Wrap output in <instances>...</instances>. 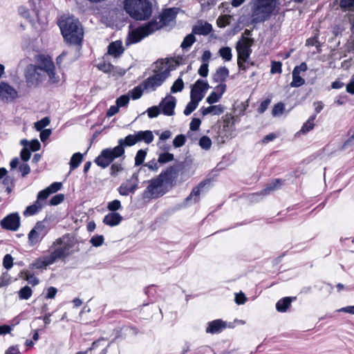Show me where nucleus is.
<instances>
[{
	"label": "nucleus",
	"instance_id": "57",
	"mask_svg": "<svg viewBox=\"0 0 354 354\" xmlns=\"http://www.w3.org/2000/svg\"><path fill=\"white\" fill-rule=\"evenodd\" d=\"M208 63H203L199 68L198 73L202 77H206L208 75Z\"/></svg>",
	"mask_w": 354,
	"mask_h": 354
},
{
	"label": "nucleus",
	"instance_id": "64",
	"mask_svg": "<svg viewBox=\"0 0 354 354\" xmlns=\"http://www.w3.org/2000/svg\"><path fill=\"white\" fill-rule=\"evenodd\" d=\"M30 152L26 149L24 148L21 151V158L24 161H28L30 158Z\"/></svg>",
	"mask_w": 354,
	"mask_h": 354
},
{
	"label": "nucleus",
	"instance_id": "37",
	"mask_svg": "<svg viewBox=\"0 0 354 354\" xmlns=\"http://www.w3.org/2000/svg\"><path fill=\"white\" fill-rule=\"evenodd\" d=\"M174 160V155L172 153L165 152L159 154L158 160L160 164L167 163Z\"/></svg>",
	"mask_w": 354,
	"mask_h": 354
},
{
	"label": "nucleus",
	"instance_id": "27",
	"mask_svg": "<svg viewBox=\"0 0 354 354\" xmlns=\"http://www.w3.org/2000/svg\"><path fill=\"white\" fill-rule=\"evenodd\" d=\"M138 142L136 134H130L124 139H120L118 140V145L124 149L125 146L131 147L136 144Z\"/></svg>",
	"mask_w": 354,
	"mask_h": 354
},
{
	"label": "nucleus",
	"instance_id": "8",
	"mask_svg": "<svg viewBox=\"0 0 354 354\" xmlns=\"http://www.w3.org/2000/svg\"><path fill=\"white\" fill-rule=\"evenodd\" d=\"M160 71L153 75L148 77L143 83L145 89L154 91L157 87L160 86L165 80L169 77L170 73L169 66L167 63H160Z\"/></svg>",
	"mask_w": 354,
	"mask_h": 354
},
{
	"label": "nucleus",
	"instance_id": "9",
	"mask_svg": "<svg viewBox=\"0 0 354 354\" xmlns=\"http://www.w3.org/2000/svg\"><path fill=\"white\" fill-rule=\"evenodd\" d=\"M163 183L158 178L151 180L142 193L143 199L158 198L164 194Z\"/></svg>",
	"mask_w": 354,
	"mask_h": 354
},
{
	"label": "nucleus",
	"instance_id": "41",
	"mask_svg": "<svg viewBox=\"0 0 354 354\" xmlns=\"http://www.w3.org/2000/svg\"><path fill=\"white\" fill-rule=\"evenodd\" d=\"M50 124V120L48 118L46 117L41 119V120L35 123V128L37 131H42V129L47 127Z\"/></svg>",
	"mask_w": 354,
	"mask_h": 354
},
{
	"label": "nucleus",
	"instance_id": "29",
	"mask_svg": "<svg viewBox=\"0 0 354 354\" xmlns=\"http://www.w3.org/2000/svg\"><path fill=\"white\" fill-rule=\"evenodd\" d=\"M282 185V182L279 179L275 180L274 182L268 184L267 187L261 192V194H268L270 192L279 189Z\"/></svg>",
	"mask_w": 354,
	"mask_h": 354
},
{
	"label": "nucleus",
	"instance_id": "23",
	"mask_svg": "<svg viewBox=\"0 0 354 354\" xmlns=\"http://www.w3.org/2000/svg\"><path fill=\"white\" fill-rule=\"evenodd\" d=\"M44 205V202L36 201L34 204L26 207V210L24 212V215L25 216L34 215L38 213Z\"/></svg>",
	"mask_w": 354,
	"mask_h": 354
},
{
	"label": "nucleus",
	"instance_id": "16",
	"mask_svg": "<svg viewBox=\"0 0 354 354\" xmlns=\"http://www.w3.org/2000/svg\"><path fill=\"white\" fill-rule=\"evenodd\" d=\"M176 102V98L171 95L167 96L165 99H163L159 105L163 114L169 116L173 115L174 114Z\"/></svg>",
	"mask_w": 354,
	"mask_h": 354
},
{
	"label": "nucleus",
	"instance_id": "39",
	"mask_svg": "<svg viewBox=\"0 0 354 354\" xmlns=\"http://www.w3.org/2000/svg\"><path fill=\"white\" fill-rule=\"evenodd\" d=\"M32 295V290L29 286H25L19 291V297L21 299H28Z\"/></svg>",
	"mask_w": 354,
	"mask_h": 354
},
{
	"label": "nucleus",
	"instance_id": "55",
	"mask_svg": "<svg viewBox=\"0 0 354 354\" xmlns=\"http://www.w3.org/2000/svg\"><path fill=\"white\" fill-rule=\"evenodd\" d=\"M121 207L120 201L118 200H114L109 203L108 209L111 211H115Z\"/></svg>",
	"mask_w": 354,
	"mask_h": 354
},
{
	"label": "nucleus",
	"instance_id": "18",
	"mask_svg": "<svg viewBox=\"0 0 354 354\" xmlns=\"http://www.w3.org/2000/svg\"><path fill=\"white\" fill-rule=\"evenodd\" d=\"M177 176L178 171L176 169L170 167L162 172L158 178L161 180L163 184H169L171 183L177 178Z\"/></svg>",
	"mask_w": 354,
	"mask_h": 354
},
{
	"label": "nucleus",
	"instance_id": "28",
	"mask_svg": "<svg viewBox=\"0 0 354 354\" xmlns=\"http://www.w3.org/2000/svg\"><path fill=\"white\" fill-rule=\"evenodd\" d=\"M292 299L291 297H284L277 301L276 308L279 312H286L290 306Z\"/></svg>",
	"mask_w": 354,
	"mask_h": 354
},
{
	"label": "nucleus",
	"instance_id": "46",
	"mask_svg": "<svg viewBox=\"0 0 354 354\" xmlns=\"http://www.w3.org/2000/svg\"><path fill=\"white\" fill-rule=\"evenodd\" d=\"M147 112L148 113V116L151 118H153L157 117L160 114V109L159 106H153L149 108L147 110Z\"/></svg>",
	"mask_w": 354,
	"mask_h": 354
},
{
	"label": "nucleus",
	"instance_id": "31",
	"mask_svg": "<svg viewBox=\"0 0 354 354\" xmlns=\"http://www.w3.org/2000/svg\"><path fill=\"white\" fill-rule=\"evenodd\" d=\"M316 118V115H312L309 118L308 121L304 123L300 130V132L306 133L314 128L315 124L314 120Z\"/></svg>",
	"mask_w": 354,
	"mask_h": 354
},
{
	"label": "nucleus",
	"instance_id": "4",
	"mask_svg": "<svg viewBox=\"0 0 354 354\" xmlns=\"http://www.w3.org/2000/svg\"><path fill=\"white\" fill-rule=\"evenodd\" d=\"M62 34L64 39L72 44H79L83 38V29L77 19L68 17L62 19L59 22Z\"/></svg>",
	"mask_w": 354,
	"mask_h": 354
},
{
	"label": "nucleus",
	"instance_id": "21",
	"mask_svg": "<svg viewBox=\"0 0 354 354\" xmlns=\"http://www.w3.org/2000/svg\"><path fill=\"white\" fill-rule=\"evenodd\" d=\"M225 107L221 104L212 105L208 107H202L201 109V113L203 116L212 114V115H221L224 112Z\"/></svg>",
	"mask_w": 354,
	"mask_h": 354
},
{
	"label": "nucleus",
	"instance_id": "13",
	"mask_svg": "<svg viewBox=\"0 0 354 354\" xmlns=\"http://www.w3.org/2000/svg\"><path fill=\"white\" fill-rule=\"evenodd\" d=\"M208 88L209 84L207 82L198 80L192 87L190 98L201 102Z\"/></svg>",
	"mask_w": 354,
	"mask_h": 354
},
{
	"label": "nucleus",
	"instance_id": "44",
	"mask_svg": "<svg viewBox=\"0 0 354 354\" xmlns=\"http://www.w3.org/2000/svg\"><path fill=\"white\" fill-rule=\"evenodd\" d=\"M284 110L283 104L279 102L275 104L272 109V114L273 116H278L283 113Z\"/></svg>",
	"mask_w": 354,
	"mask_h": 354
},
{
	"label": "nucleus",
	"instance_id": "26",
	"mask_svg": "<svg viewBox=\"0 0 354 354\" xmlns=\"http://www.w3.org/2000/svg\"><path fill=\"white\" fill-rule=\"evenodd\" d=\"M229 76V70L225 67H219L214 75V80L216 82H223Z\"/></svg>",
	"mask_w": 354,
	"mask_h": 354
},
{
	"label": "nucleus",
	"instance_id": "30",
	"mask_svg": "<svg viewBox=\"0 0 354 354\" xmlns=\"http://www.w3.org/2000/svg\"><path fill=\"white\" fill-rule=\"evenodd\" d=\"M82 161V155L80 153H74L70 161V168L71 170H73L79 167L80 164Z\"/></svg>",
	"mask_w": 354,
	"mask_h": 354
},
{
	"label": "nucleus",
	"instance_id": "35",
	"mask_svg": "<svg viewBox=\"0 0 354 354\" xmlns=\"http://www.w3.org/2000/svg\"><path fill=\"white\" fill-rule=\"evenodd\" d=\"M220 56L228 62L232 59V50L230 47H223L219 50Z\"/></svg>",
	"mask_w": 354,
	"mask_h": 354
},
{
	"label": "nucleus",
	"instance_id": "50",
	"mask_svg": "<svg viewBox=\"0 0 354 354\" xmlns=\"http://www.w3.org/2000/svg\"><path fill=\"white\" fill-rule=\"evenodd\" d=\"M64 199V196L62 194H59L54 196L50 201L51 205H57L61 203Z\"/></svg>",
	"mask_w": 354,
	"mask_h": 354
},
{
	"label": "nucleus",
	"instance_id": "15",
	"mask_svg": "<svg viewBox=\"0 0 354 354\" xmlns=\"http://www.w3.org/2000/svg\"><path fill=\"white\" fill-rule=\"evenodd\" d=\"M1 225L3 228L16 231L20 225V218L17 213L10 214L1 221Z\"/></svg>",
	"mask_w": 354,
	"mask_h": 354
},
{
	"label": "nucleus",
	"instance_id": "2",
	"mask_svg": "<svg viewBox=\"0 0 354 354\" xmlns=\"http://www.w3.org/2000/svg\"><path fill=\"white\" fill-rule=\"evenodd\" d=\"M177 15L176 8L166 9L160 15V21H151L144 26L140 27L129 33L127 40V44H134L140 41L144 37L153 33L162 26L171 25L175 20Z\"/></svg>",
	"mask_w": 354,
	"mask_h": 354
},
{
	"label": "nucleus",
	"instance_id": "43",
	"mask_svg": "<svg viewBox=\"0 0 354 354\" xmlns=\"http://www.w3.org/2000/svg\"><path fill=\"white\" fill-rule=\"evenodd\" d=\"M199 145L204 149H209L212 145V141L207 136H203L199 140Z\"/></svg>",
	"mask_w": 354,
	"mask_h": 354
},
{
	"label": "nucleus",
	"instance_id": "17",
	"mask_svg": "<svg viewBox=\"0 0 354 354\" xmlns=\"http://www.w3.org/2000/svg\"><path fill=\"white\" fill-rule=\"evenodd\" d=\"M212 30V26L210 24L198 21L192 28V33L199 35H207Z\"/></svg>",
	"mask_w": 354,
	"mask_h": 354
},
{
	"label": "nucleus",
	"instance_id": "11",
	"mask_svg": "<svg viewBox=\"0 0 354 354\" xmlns=\"http://www.w3.org/2000/svg\"><path fill=\"white\" fill-rule=\"evenodd\" d=\"M253 44V39L246 37H242L241 40L236 44V50L238 53V59H243L246 62L249 57L251 49L250 47Z\"/></svg>",
	"mask_w": 354,
	"mask_h": 354
},
{
	"label": "nucleus",
	"instance_id": "34",
	"mask_svg": "<svg viewBox=\"0 0 354 354\" xmlns=\"http://www.w3.org/2000/svg\"><path fill=\"white\" fill-rule=\"evenodd\" d=\"M147 156V151L143 149H140L138 151L136 157H135V165L139 166L142 165Z\"/></svg>",
	"mask_w": 354,
	"mask_h": 354
},
{
	"label": "nucleus",
	"instance_id": "7",
	"mask_svg": "<svg viewBox=\"0 0 354 354\" xmlns=\"http://www.w3.org/2000/svg\"><path fill=\"white\" fill-rule=\"evenodd\" d=\"M124 153V149L121 146L114 148L103 149L100 154L95 158V162L102 168L108 167L115 158L121 157Z\"/></svg>",
	"mask_w": 354,
	"mask_h": 354
},
{
	"label": "nucleus",
	"instance_id": "19",
	"mask_svg": "<svg viewBox=\"0 0 354 354\" xmlns=\"http://www.w3.org/2000/svg\"><path fill=\"white\" fill-rule=\"evenodd\" d=\"M17 92L12 86L5 83L0 84V97L8 100L15 98Z\"/></svg>",
	"mask_w": 354,
	"mask_h": 354
},
{
	"label": "nucleus",
	"instance_id": "38",
	"mask_svg": "<svg viewBox=\"0 0 354 354\" xmlns=\"http://www.w3.org/2000/svg\"><path fill=\"white\" fill-rule=\"evenodd\" d=\"M195 41V37L193 34H189L188 35H187L182 44H181V47L185 49V48H189Z\"/></svg>",
	"mask_w": 354,
	"mask_h": 354
},
{
	"label": "nucleus",
	"instance_id": "12",
	"mask_svg": "<svg viewBox=\"0 0 354 354\" xmlns=\"http://www.w3.org/2000/svg\"><path fill=\"white\" fill-rule=\"evenodd\" d=\"M206 183H201L198 186L194 187L189 195L184 200V201L178 205V209L185 207L198 203L200 200V196L203 192V189Z\"/></svg>",
	"mask_w": 354,
	"mask_h": 354
},
{
	"label": "nucleus",
	"instance_id": "14",
	"mask_svg": "<svg viewBox=\"0 0 354 354\" xmlns=\"http://www.w3.org/2000/svg\"><path fill=\"white\" fill-rule=\"evenodd\" d=\"M138 185V179L137 174H134L132 176L123 183L118 188L119 193L122 196H127L130 193H133L137 189Z\"/></svg>",
	"mask_w": 354,
	"mask_h": 354
},
{
	"label": "nucleus",
	"instance_id": "33",
	"mask_svg": "<svg viewBox=\"0 0 354 354\" xmlns=\"http://www.w3.org/2000/svg\"><path fill=\"white\" fill-rule=\"evenodd\" d=\"M190 102L187 104V106L184 110V114L189 115L192 113L198 106L199 101H197L193 98H190Z\"/></svg>",
	"mask_w": 354,
	"mask_h": 354
},
{
	"label": "nucleus",
	"instance_id": "61",
	"mask_svg": "<svg viewBox=\"0 0 354 354\" xmlns=\"http://www.w3.org/2000/svg\"><path fill=\"white\" fill-rule=\"evenodd\" d=\"M247 299L245 295L242 292L237 293L235 295V301L237 304H243L246 301Z\"/></svg>",
	"mask_w": 354,
	"mask_h": 354
},
{
	"label": "nucleus",
	"instance_id": "5",
	"mask_svg": "<svg viewBox=\"0 0 354 354\" xmlns=\"http://www.w3.org/2000/svg\"><path fill=\"white\" fill-rule=\"evenodd\" d=\"M124 8L131 17L140 21L149 19L152 12V5L148 0H124Z\"/></svg>",
	"mask_w": 354,
	"mask_h": 354
},
{
	"label": "nucleus",
	"instance_id": "54",
	"mask_svg": "<svg viewBox=\"0 0 354 354\" xmlns=\"http://www.w3.org/2000/svg\"><path fill=\"white\" fill-rule=\"evenodd\" d=\"M131 97L133 100L139 99L142 95V91L140 87H135L131 92Z\"/></svg>",
	"mask_w": 354,
	"mask_h": 354
},
{
	"label": "nucleus",
	"instance_id": "52",
	"mask_svg": "<svg viewBox=\"0 0 354 354\" xmlns=\"http://www.w3.org/2000/svg\"><path fill=\"white\" fill-rule=\"evenodd\" d=\"M271 73H281V64L279 62H273L272 63Z\"/></svg>",
	"mask_w": 354,
	"mask_h": 354
},
{
	"label": "nucleus",
	"instance_id": "51",
	"mask_svg": "<svg viewBox=\"0 0 354 354\" xmlns=\"http://www.w3.org/2000/svg\"><path fill=\"white\" fill-rule=\"evenodd\" d=\"M62 185L61 183L55 182V183H53V184H51L46 189H47L48 193H50V194H52L55 193L57 191H59L62 188Z\"/></svg>",
	"mask_w": 354,
	"mask_h": 354
},
{
	"label": "nucleus",
	"instance_id": "45",
	"mask_svg": "<svg viewBox=\"0 0 354 354\" xmlns=\"http://www.w3.org/2000/svg\"><path fill=\"white\" fill-rule=\"evenodd\" d=\"M186 141L185 136L184 135H178L177 136L173 141L174 146L175 147H180L185 145Z\"/></svg>",
	"mask_w": 354,
	"mask_h": 354
},
{
	"label": "nucleus",
	"instance_id": "24",
	"mask_svg": "<svg viewBox=\"0 0 354 354\" xmlns=\"http://www.w3.org/2000/svg\"><path fill=\"white\" fill-rule=\"evenodd\" d=\"M124 51L122 48V42L120 41H116L115 42H112L109 46L108 53L109 55H111L114 57L120 56Z\"/></svg>",
	"mask_w": 354,
	"mask_h": 354
},
{
	"label": "nucleus",
	"instance_id": "58",
	"mask_svg": "<svg viewBox=\"0 0 354 354\" xmlns=\"http://www.w3.org/2000/svg\"><path fill=\"white\" fill-rule=\"evenodd\" d=\"M270 102L271 100L270 99H266L263 101L257 109L258 113H263L268 109Z\"/></svg>",
	"mask_w": 354,
	"mask_h": 354
},
{
	"label": "nucleus",
	"instance_id": "36",
	"mask_svg": "<svg viewBox=\"0 0 354 354\" xmlns=\"http://www.w3.org/2000/svg\"><path fill=\"white\" fill-rule=\"evenodd\" d=\"M232 17L231 15H223L217 19V25L221 28H224L231 22Z\"/></svg>",
	"mask_w": 354,
	"mask_h": 354
},
{
	"label": "nucleus",
	"instance_id": "53",
	"mask_svg": "<svg viewBox=\"0 0 354 354\" xmlns=\"http://www.w3.org/2000/svg\"><path fill=\"white\" fill-rule=\"evenodd\" d=\"M13 259L10 254H6L3 258V264L6 269H10L12 266Z\"/></svg>",
	"mask_w": 354,
	"mask_h": 354
},
{
	"label": "nucleus",
	"instance_id": "56",
	"mask_svg": "<svg viewBox=\"0 0 354 354\" xmlns=\"http://www.w3.org/2000/svg\"><path fill=\"white\" fill-rule=\"evenodd\" d=\"M159 162L158 160H152L149 161L148 163L145 165L146 167L149 168V169L151 171H157L159 168Z\"/></svg>",
	"mask_w": 354,
	"mask_h": 354
},
{
	"label": "nucleus",
	"instance_id": "42",
	"mask_svg": "<svg viewBox=\"0 0 354 354\" xmlns=\"http://www.w3.org/2000/svg\"><path fill=\"white\" fill-rule=\"evenodd\" d=\"M339 6L348 10H354V0H340Z\"/></svg>",
	"mask_w": 354,
	"mask_h": 354
},
{
	"label": "nucleus",
	"instance_id": "32",
	"mask_svg": "<svg viewBox=\"0 0 354 354\" xmlns=\"http://www.w3.org/2000/svg\"><path fill=\"white\" fill-rule=\"evenodd\" d=\"M305 84V80L299 73L292 71V81L290 83L292 87H299Z\"/></svg>",
	"mask_w": 354,
	"mask_h": 354
},
{
	"label": "nucleus",
	"instance_id": "59",
	"mask_svg": "<svg viewBox=\"0 0 354 354\" xmlns=\"http://www.w3.org/2000/svg\"><path fill=\"white\" fill-rule=\"evenodd\" d=\"M50 195L47 189H45L38 193L37 201L44 202Z\"/></svg>",
	"mask_w": 354,
	"mask_h": 354
},
{
	"label": "nucleus",
	"instance_id": "25",
	"mask_svg": "<svg viewBox=\"0 0 354 354\" xmlns=\"http://www.w3.org/2000/svg\"><path fill=\"white\" fill-rule=\"evenodd\" d=\"M138 142L143 141L147 144L151 143L154 138L152 131L147 130V131H140L136 133Z\"/></svg>",
	"mask_w": 354,
	"mask_h": 354
},
{
	"label": "nucleus",
	"instance_id": "20",
	"mask_svg": "<svg viewBox=\"0 0 354 354\" xmlns=\"http://www.w3.org/2000/svg\"><path fill=\"white\" fill-rule=\"evenodd\" d=\"M225 327L226 324L221 319H216L208 323L206 333L212 334L219 333L225 328Z\"/></svg>",
	"mask_w": 354,
	"mask_h": 354
},
{
	"label": "nucleus",
	"instance_id": "3",
	"mask_svg": "<svg viewBox=\"0 0 354 354\" xmlns=\"http://www.w3.org/2000/svg\"><path fill=\"white\" fill-rule=\"evenodd\" d=\"M74 240L69 236H63L54 243L49 254L43 257L44 266H49L58 259H64L71 254V250L74 246Z\"/></svg>",
	"mask_w": 354,
	"mask_h": 354
},
{
	"label": "nucleus",
	"instance_id": "22",
	"mask_svg": "<svg viewBox=\"0 0 354 354\" xmlns=\"http://www.w3.org/2000/svg\"><path fill=\"white\" fill-rule=\"evenodd\" d=\"M122 217L115 212L109 213L106 215L103 219V222L109 226L118 225L122 221Z\"/></svg>",
	"mask_w": 354,
	"mask_h": 354
},
{
	"label": "nucleus",
	"instance_id": "48",
	"mask_svg": "<svg viewBox=\"0 0 354 354\" xmlns=\"http://www.w3.org/2000/svg\"><path fill=\"white\" fill-rule=\"evenodd\" d=\"M221 97V95H218L216 92H212L207 97L206 101L207 103L212 104L216 102H218L220 100Z\"/></svg>",
	"mask_w": 354,
	"mask_h": 354
},
{
	"label": "nucleus",
	"instance_id": "62",
	"mask_svg": "<svg viewBox=\"0 0 354 354\" xmlns=\"http://www.w3.org/2000/svg\"><path fill=\"white\" fill-rule=\"evenodd\" d=\"M346 90L348 93L354 94V74L352 75L348 84H347Z\"/></svg>",
	"mask_w": 354,
	"mask_h": 354
},
{
	"label": "nucleus",
	"instance_id": "63",
	"mask_svg": "<svg viewBox=\"0 0 354 354\" xmlns=\"http://www.w3.org/2000/svg\"><path fill=\"white\" fill-rule=\"evenodd\" d=\"M201 122L198 118H193L190 123V129L192 131H196L198 129Z\"/></svg>",
	"mask_w": 354,
	"mask_h": 354
},
{
	"label": "nucleus",
	"instance_id": "1",
	"mask_svg": "<svg viewBox=\"0 0 354 354\" xmlns=\"http://www.w3.org/2000/svg\"><path fill=\"white\" fill-rule=\"evenodd\" d=\"M53 84L58 83L59 76L55 71V65L50 57H41L39 66L29 64L25 71V77L29 86H37L46 79V75Z\"/></svg>",
	"mask_w": 354,
	"mask_h": 354
},
{
	"label": "nucleus",
	"instance_id": "6",
	"mask_svg": "<svg viewBox=\"0 0 354 354\" xmlns=\"http://www.w3.org/2000/svg\"><path fill=\"white\" fill-rule=\"evenodd\" d=\"M275 0H257L252 10L251 24H259L268 19L274 8Z\"/></svg>",
	"mask_w": 354,
	"mask_h": 354
},
{
	"label": "nucleus",
	"instance_id": "47",
	"mask_svg": "<svg viewBox=\"0 0 354 354\" xmlns=\"http://www.w3.org/2000/svg\"><path fill=\"white\" fill-rule=\"evenodd\" d=\"M90 242L93 246L99 247L102 245L104 242V236L102 235L94 236L91 239Z\"/></svg>",
	"mask_w": 354,
	"mask_h": 354
},
{
	"label": "nucleus",
	"instance_id": "10",
	"mask_svg": "<svg viewBox=\"0 0 354 354\" xmlns=\"http://www.w3.org/2000/svg\"><path fill=\"white\" fill-rule=\"evenodd\" d=\"M48 233V227L44 221L37 222L28 235L29 245L33 246L41 241Z\"/></svg>",
	"mask_w": 354,
	"mask_h": 354
},
{
	"label": "nucleus",
	"instance_id": "40",
	"mask_svg": "<svg viewBox=\"0 0 354 354\" xmlns=\"http://www.w3.org/2000/svg\"><path fill=\"white\" fill-rule=\"evenodd\" d=\"M184 88V83L181 78L177 79L171 88V93H177L181 91Z\"/></svg>",
	"mask_w": 354,
	"mask_h": 354
},
{
	"label": "nucleus",
	"instance_id": "49",
	"mask_svg": "<svg viewBox=\"0 0 354 354\" xmlns=\"http://www.w3.org/2000/svg\"><path fill=\"white\" fill-rule=\"evenodd\" d=\"M129 102V97L128 95H122L116 100V104L118 107L126 106Z\"/></svg>",
	"mask_w": 354,
	"mask_h": 354
},
{
	"label": "nucleus",
	"instance_id": "60",
	"mask_svg": "<svg viewBox=\"0 0 354 354\" xmlns=\"http://www.w3.org/2000/svg\"><path fill=\"white\" fill-rule=\"evenodd\" d=\"M123 169L122 165L118 163L113 164L111 167V175L115 176L119 171Z\"/></svg>",
	"mask_w": 354,
	"mask_h": 354
}]
</instances>
